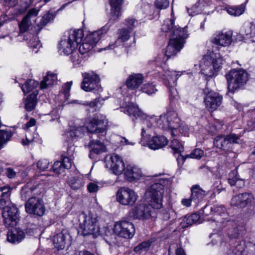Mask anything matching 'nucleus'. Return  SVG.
Listing matches in <instances>:
<instances>
[{
  "mask_svg": "<svg viewBox=\"0 0 255 255\" xmlns=\"http://www.w3.org/2000/svg\"><path fill=\"white\" fill-rule=\"evenodd\" d=\"M57 81V74L48 72L47 75L45 76L43 80L41 82V89H45L48 88L49 86L54 84Z\"/></svg>",
  "mask_w": 255,
  "mask_h": 255,
  "instance_id": "7c9ffc66",
  "label": "nucleus"
},
{
  "mask_svg": "<svg viewBox=\"0 0 255 255\" xmlns=\"http://www.w3.org/2000/svg\"><path fill=\"white\" fill-rule=\"evenodd\" d=\"M84 37L83 31L79 29H71L62 37L58 43V49L60 54L68 55L73 52Z\"/></svg>",
  "mask_w": 255,
  "mask_h": 255,
  "instance_id": "20e7f679",
  "label": "nucleus"
},
{
  "mask_svg": "<svg viewBox=\"0 0 255 255\" xmlns=\"http://www.w3.org/2000/svg\"><path fill=\"white\" fill-rule=\"evenodd\" d=\"M12 188L9 186L0 187V209L4 224L7 227L15 226L18 221V211L10 200Z\"/></svg>",
  "mask_w": 255,
  "mask_h": 255,
  "instance_id": "f03ea898",
  "label": "nucleus"
},
{
  "mask_svg": "<svg viewBox=\"0 0 255 255\" xmlns=\"http://www.w3.org/2000/svg\"><path fill=\"white\" fill-rule=\"evenodd\" d=\"M195 6V4L193 5V6L189 8L187 7V11L189 13V15L190 16H194L195 15H197L199 13H200L203 10L202 6H200L197 8H193V7Z\"/></svg>",
  "mask_w": 255,
  "mask_h": 255,
  "instance_id": "69168bd1",
  "label": "nucleus"
},
{
  "mask_svg": "<svg viewBox=\"0 0 255 255\" xmlns=\"http://www.w3.org/2000/svg\"><path fill=\"white\" fill-rule=\"evenodd\" d=\"M169 1L168 0H156L155 5L159 9H163L167 8L169 6Z\"/></svg>",
  "mask_w": 255,
  "mask_h": 255,
  "instance_id": "4d7b16f0",
  "label": "nucleus"
},
{
  "mask_svg": "<svg viewBox=\"0 0 255 255\" xmlns=\"http://www.w3.org/2000/svg\"><path fill=\"white\" fill-rule=\"evenodd\" d=\"M39 83L33 79L27 80L21 86V89L24 94L34 90L38 85Z\"/></svg>",
  "mask_w": 255,
  "mask_h": 255,
  "instance_id": "ea45409f",
  "label": "nucleus"
},
{
  "mask_svg": "<svg viewBox=\"0 0 255 255\" xmlns=\"http://www.w3.org/2000/svg\"><path fill=\"white\" fill-rule=\"evenodd\" d=\"M38 94V91L35 90L25 99L24 104L26 111H31L35 109L37 103Z\"/></svg>",
  "mask_w": 255,
  "mask_h": 255,
  "instance_id": "c85d7f7f",
  "label": "nucleus"
},
{
  "mask_svg": "<svg viewBox=\"0 0 255 255\" xmlns=\"http://www.w3.org/2000/svg\"><path fill=\"white\" fill-rule=\"evenodd\" d=\"M233 32L231 30L221 31L215 34L211 40L212 43L223 47L230 45L232 41Z\"/></svg>",
  "mask_w": 255,
  "mask_h": 255,
  "instance_id": "f3484780",
  "label": "nucleus"
},
{
  "mask_svg": "<svg viewBox=\"0 0 255 255\" xmlns=\"http://www.w3.org/2000/svg\"><path fill=\"white\" fill-rule=\"evenodd\" d=\"M124 0H110L111 9V19L117 21L121 15L122 5Z\"/></svg>",
  "mask_w": 255,
  "mask_h": 255,
  "instance_id": "b1692460",
  "label": "nucleus"
},
{
  "mask_svg": "<svg viewBox=\"0 0 255 255\" xmlns=\"http://www.w3.org/2000/svg\"><path fill=\"white\" fill-rule=\"evenodd\" d=\"M49 165V161L46 159L39 160L37 163V168L41 171L46 170L48 168Z\"/></svg>",
  "mask_w": 255,
  "mask_h": 255,
  "instance_id": "6e6d98bb",
  "label": "nucleus"
},
{
  "mask_svg": "<svg viewBox=\"0 0 255 255\" xmlns=\"http://www.w3.org/2000/svg\"><path fill=\"white\" fill-rule=\"evenodd\" d=\"M193 219L190 215L186 216L181 222V225L182 227L186 228L188 226H191L194 224Z\"/></svg>",
  "mask_w": 255,
  "mask_h": 255,
  "instance_id": "bf43d9fd",
  "label": "nucleus"
},
{
  "mask_svg": "<svg viewBox=\"0 0 255 255\" xmlns=\"http://www.w3.org/2000/svg\"><path fill=\"white\" fill-rule=\"evenodd\" d=\"M118 33V38L114 43H110L107 46L99 49V52L114 49L115 48L120 46L123 42L127 41L129 38V32L127 29H120Z\"/></svg>",
  "mask_w": 255,
  "mask_h": 255,
  "instance_id": "6ab92c4d",
  "label": "nucleus"
},
{
  "mask_svg": "<svg viewBox=\"0 0 255 255\" xmlns=\"http://www.w3.org/2000/svg\"><path fill=\"white\" fill-rule=\"evenodd\" d=\"M233 253L231 255H246V252L241 244L236 246L235 249L233 250Z\"/></svg>",
  "mask_w": 255,
  "mask_h": 255,
  "instance_id": "0e129e2a",
  "label": "nucleus"
},
{
  "mask_svg": "<svg viewBox=\"0 0 255 255\" xmlns=\"http://www.w3.org/2000/svg\"><path fill=\"white\" fill-rule=\"evenodd\" d=\"M109 30L107 25L102 27L100 30L94 31L87 35L83 42L80 45L78 51L81 55L88 56V53L92 50L101 38V35L106 34Z\"/></svg>",
  "mask_w": 255,
  "mask_h": 255,
  "instance_id": "9d476101",
  "label": "nucleus"
},
{
  "mask_svg": "<svg viewBox=\"0 0 255 255\" xmlns=\"http://www.w3.org/2000/svg\"><path fill=\"white\" fill-rule=\"evenodd\" d=\"M252 195L248 193L240 194L233 197L231 205L238 208H244L253 200Z\"/></svg>",
  "mask_w": 255,
  "mask_h": 255,
  "instance_id": "aec40b11",
  "label": "nucleus"
},
{
  "mask_svg": "<svg viewBox=\"0 0 255 255\" xmlns=\"http://www.w3.org/2000/svg\"><path fill=\"white\" fill-rule=\"evenodd\" d=\"M189 130V128L187 125L184 123L181 124L180 123L179 126L177 128L176 131L175 132V135L172 136L173 137L176 136L178 133V131H179L181 134L185 136L187 135Z\"/></svg>",
  "mask_w": 255,
  "mask_h": 255,
  "instance_id": "09e8293b",
  "label": "nucleus"
},
{
  "mask_svg": "<svg viewBox=\"0 0 255 255\" xmlns=\"http://www.w3.org/2000/svg\"><path fill=\"white\" fill-rule=\"evenodd\" d=\"M71 54L70 60L75 66L80 65L83 61L84 59L87 57V55H81L78 51H74Z\"/></svg>",
  "mask_w": 255,
  "mask_h": 255,
  "instance_id": "79ce46f5",
  "label": "nucleus"
},
{
  "mask_svg": "<svg viewBox=\"0 0 255 255\" xmlns=\"http://www.w3.org/2000/svg\"><path fill=\"white\" fill-rule=\"evenodd\" d=\"M68 235L63 232H60L53 237V242L55 248L58 250H62L65 248L66 238Z\"/></svg>",
  "mask_w": 255,
  "mask_h": 255,
  "instance_id": "473e14b6",
  "label": "nucleus"
},
{
  "mask_svg": "<svg viewBox=\"0 0 255 255\" xmlns=\"http://www.w3.org/2000/svg\"><path fill=\"white\" fill-rule=\"evenodd\" d=\"M170 147L173 151L174 153L181 154V153L184 150V147L182 143L175 138H174L171 141Z\"/></svg>",
  "mask_w": 255,
  "mask_h": 255,
  "instance_id": "37998d69",
  "label": "nucleus"
},
{
  "mask_svg": "<svg viewBox=\"0 0 255 255\" xmlns=\"http://www.w3.org/2000/svg\"><path fill=\"white\" fill-rule=\"evenodd\" d=\"M246 9V5L243 3L239 5L228 6L226 8L227 12L231 15L238 16L242 14Z\"/></svg>",
  "mask_w": 255,
  "mask_h": 255,
  "instance_id": "58836bf2",
  "label": "nucleus"
},
{
  "mask_svg": "<svg viewBox=\"0 0 255 255\" xmlns=\"http://www.w3.org/2000/svg\"><path fill=\"white\" fill-rule=\"evenodd\" d=\"M240 33L247 38L255 37V24L254 22L245 24L240 30Z\"/></svg>",
  "mask_w": 255,
  "mask_h": 255,
  "instance_id": "72a5a7b5",
  "label": "nucleus"
},
{
  "mask_svg": "<svg viewBox=\"0 0 255 255\" xmlns=\"http://www.w3.org/2000/svg\"><path fill=\"white\" fill-rule=\"evenodd\" d=\"M155 216V213L153 210V212L148 206L144 204H140L137 206L131 209L128 215V218L129 220L132 219H146L152 216Z\"/></svg>",
  "mask_w": 255,
  "mask_h": 255,
  "instance_id": "2eb2a0df",
  "label": "nucleus"
},
{
  "mask_svg": "<svg viewBox=\"0 0 255 255\" xmlns=\"http://www.w3.org/2000/svg\"><path fill=\"white\" fill-rule=\"evenodd\" d=\"M5 174L9 178H14L16 175V172L11 168H5Z\"/></svg>",
  "mask_w": 255,
  "mask_h": 255,
  "instance_id": "774afa93",
  "label": "nucleus"
},
{
  "mask_svg": "<svg viewBox=\"0 0 255 255\" xmlns=\"http://www.w3.org/2000/svg\"><path fill=\"white\" fill-rule=\"evenodd\" d=\"M97 217L91 213L86 215L84 213L79 215L80 228L82 235H92L94 238L100 234V228L97 223Z\"/></svg>",
  "mask_w": 255,
  "mask_h": 255,
  "instance_id": "0eeeda50",
  "label": "nucleus"
},
{
  "mask_svg": "<svg viewBox=\"0 0 255 255\" xmlns=\"http://www.w3.org/2000/svg\"><path fill=\"white\" fill-rule=\"evenodd\" d=\"M211 213L212 214H216L220 216H223L224 217L222 218L223 221L221 220L220 223H224L225 222V220L228 216L226 213V209L224 206L220 204L213 205L210 208Z\"/></svg>",
  "mask_w": 255,
  "mask_h": 255,
  "instance_id": "e433bc0d",
  "label": "nucleus"
},
{
  "mask_svg": "<svg viewBox=\"0 0 255 255\" xmlns=\"http://www.w3.org/2000/svg\"><path fill=\"white\" fill-rule=\"evenodd\" d=\"M176 85V83L174 84L171 83L170 85L167 84V87L169 90V96L170 101H173L174 99H177L179 98L178 92L175 88V86Z\"/></svg>",
  "mask_w": 255,
  "mask_h": 255,
  "instance_id": "49530a36",
  "label": "nucleus"
},
{
  "mask_svg": "<svg viewBox=\"0 0 255 255\" xmlns=\"http://www.w3.org/2000/svg\"><path fill=\"white\" fill-rule=\"evenodd\" d=\"M142 90L143 92L148 95L154 94L157 91L155 85L149 83L144 84L142 88Z\"/></svg>",
  "mask_w": 255,
  "mask_h": 255,
  "instance_id": "3c124183",
  "label": "nucleus"
},
{
  "mask_svg": "<svg viewBox=\"0 0 255 255\" xmlns=\"http://www.w3.org/2000/svg\"><path fill=\"white\" fill-rule=\"evenodd\" d=\"M105 99L101 96H99L97 98L92 101L85 102L83 104L89 106L90 108H94L98 106L99 105H102Z\"/></svg>",
  "mask_w": 255,
  "mask_h": 255,
  "instance_id": "de8ad7c7",
  "label": "nucleus"
},
{
  "mask_svg": "<svg viewBox=\"0 0 255 255\" xmlns=\"http://www.w3.org/2000/svg\"><path fill=\"white\" fill-rule=\"evenodd\" d=\"M141 171L140 168L131 165H127L124 170L125 178L130 181L138 179L141 176Z\"/></svg>",
  "mask_w": 255,
  "mask_h": 255,
  "instance_id": "4be33fe9",
  "label": "nucleus"
},
{
  "mask_svg": "<svg viewBox=\"0 0 255 255\" xmlns=\"http://www.w3.org/2000/svg\"><path fill=\"white\" fill-rule=\"evenodd\" d=\"M168 143L167 138L163 135L153 136L147 143L149 148L156 150L165 146Z\"/></svg>",
  "mask_w": 255,
  "mask_h": 255,
  "instance_id": "393cba45",
  "label": "nucleus"
},
{
  "mask_svg": "<svg viewBox=\"0 0 255 255\" xmlns=\"http://www.w3.org/2000/svg\"><path fill=\"white\" fill-rule=\"evenodd\" d=\"M31 24V20L24 16L19 23L20 32L22 33L28 31Z\"/></svg>",
  "mask_w": 255,
  "mask_h": 255,
  "instance_id": "c03bdc74",
  "label": "nucleus"
},
{
  "mask_svg": "<svg viewBox=\"0 0 255 255\" xmlns=\"http://www.w3.org/2000/svg\"><path fill=\"white\" fill-rule=\"evenodd\" d=\"M69 185L72 189L76 190L82 187L84 183L82 178L74 177L70 179Z\"/></svg>",
  "mask_w": 255,
  "mask_h": 255,
  "instance_id": "a18cd8bd",
  "label": "nucleus"
},
{
  "mask_svg": "<svg viewBox=\"0 0 255 255\" xmlns=\"http://www.w3.org/2000/svg\"><path fill=\"white\" fill-rule=\"evenodd\" d=\"M150 246V243L148 241L143 242L134 249V252L140 253L142 251L147 250Z\"/></svg>",
  "mask_w": 255,
  "mask_h": 255,
  "instance_id": "603ef678",
  "label": "nucleus"
},
{
  "mask_svg": "<svg viewBox=\"0 0 255 255\" xmlns=\"http://www.w3.org/2000/svg\"><path fill=\"white\" fill-rule=\"evenodd\" d=\"M203 92L205 95L204 102L206 107L209 112L215 111L221 105L223 97L218 93L209 92L208 89H205Z\"/></svg>",
  "mask_w": 255,
  "mask_h": 255,
  "instance_id": "dca6fc26",
  "label": "nucleus"
},
{
  "mask_svg": "<svg viewBox=\"0 0 255 255\" xmlns=\"http://www.w3.org/2000/svg\"><path fill=\"white\" fill-rule=\"evenodd\" d=\"M245 231V227L242 225L234 224L228 230L229 237L231 239H239Z\"/></svg>",
  "mask_w": 255,
  "mask_h": 255,
  "instance_id": "2f4dec72",
  "label": "nucleus"
},
{
  "mask_svg": "<svg viewBox=\"0 0 255 255\" xmlns=\"http://www.w3.org/2000/svg\"><path fill=\"white\" fill-rule=\"evenodd\" d=\"M3 6L6 8L15 7L18 2L19 0H1Z\"/></svg>",
  "mask_w": 255,
  "mask_h": 255,
  "instance_id": "e2e57ef3",
  "label": "nucleus"
},
{
  "mask_svg": "<svg viewBox=\"0 0 255 255\" xmlns=\"http://www.w3.org/2000/svg\"><path fill=\"white\" fill-rule=\"evenodd\" d=\"M71 167V163L65 162L62 159V161H56L54 162L52 166V169L54 172L59 174L63 173L65 169H69Z\"/></svg>",
  "mask_w": 255,
  "mask_h": 255,
  "instance_id": "c9c22d12",
  "label": "nucleus"
},
{
  "mask_svg": "<svg viewBox=\"0 0 255 255\" xmlns=\"http://www.w3.org/2000/svg\"><path fill=\"white\" fill-rule=\"evenodd\" d=\"M214 144L217 148L224 151L229 150L230 149L226 135L217 136L214 139Z\"/></svg>",
  "mask_w": 255,
  "mask_h": 255,
  "instance_id": "f704fd0d",
  "label": "nucleus"
},
{
  "mask_svg": "<svg viewBox=\"0 0 255 255\" xmlns=\"http://www.w3.org/2000/svg\"><path fill=\"white\" fill-rule=\"evenodd\" d=\"M229 145L231 144L238 143L239 142V137L235 134H230L226 135Z\"/></svg>",
  "mask_w": 255,
  "mask_h": 255,
  "instance_id": "680f3d73",
  "label": "nucleus"
},
{
  "mask_svg": "<svg viewBox=\"0 0 255 255\" xmlns=\"http://www.w3.org/2000/svg\"><path fill=\"white\" fill-rule=\"evenodd\" d=\"M204 155V151L200 148H196L194 149L190 154L187 155V157L200 159Z\"/></svg>",
  "mask_w": 255,
  "mask_h": 255,
  "instance_id": "864d4df0",
  "label": "nucleus"
},
{
  "mask_svg": "<svg viewBox=\"0 0 255 255\" xmlns=\"http://www.w3.org/2000/svg\"><path fill=\"white\" fill-rule=\"evenodd\" d=\"M143 77L141 74H133L128 76L126 81V85L131 89L137 88L143 82Z\"/></svg>",
  "mask_w": 255,
  "mask_h": 255,
  "instance_id": "cd10ccee",
  "label": "nucleus"
},
{
  "mask_svg": "<svg viewBox=\"0 0 255 255\" xmlns=\"http://www.w3.org/2000/svg\"><path fill=\"white\" fill-rule=\"evenodd\" d=\"M229 91L234 93L245 85L248 80V74L242 69H234L226 75Z\"/></svg>",
  "mask_w": 255,
  "mask_h": 255,
  "instance_id": "6e6552de",
  "label": "nucleus"
},
{
  "mask_svg": "<svg viewBox=\"0 0 255 255\" xmlns=\"http://www.w3.org/2000/svg\"><path fill=\"white\" fill-rule=\"evenodd\" d=\"M228 181L231 186H236L240 188L244 187L245 184V179L240 177L236 169L230 173Z\"/></svg>",
  "mask_w": 255,
  "mask_h": 255,
  "instance_id": "c756f323",
  "label": "nucleus"
},
{
  "mask_svg": "<svg viewBox=\"0 0 255 255\" xmlns=\"http://www.w3.org/2000/svg\"><path fill=\"white\" fill-rule=\"evenodd\" d=\"M26 212L38 217L42 216L45 212V207L43 200L40 198L31 196L25 203Z\"/></svg>",
  "mask_w": 255,
  "mask_h": 255,
  "instance_id": "f8f14e48",
  "label": "nucleus"
},
{
  "mask_svg": "<svg viewBox=\"0 0 255 255\" xmlns=\"http://www.w3.org/2000/svg\"><path fill=\"white\" fill-rule=\"evenodd\" d=\"M74 150L75 147L73 146H69L67 149V151H64L61 156L62 159H63L65 162L71 163V166H72L73 159L74 158Z\"/></svg>",
  "mask_w": 255,
  "mask_h": 255,
  "instance_id": "a19ab883",
  "label": "nucleus"
},
{
  "mask_svg": "<svg viewBox=\"0 0 255 255\" xmlns=\"http://www.w3.org/2000/svg\"><path fill=\"white\" fill-rule=\"evenodd\" d=\"M54 18V15L51 13H47L45 14L41 18L39 26L42 27L46 25L49 22L53 20Z\"/></svg>",
  "mask_w": 255,
  "mask_h": 255,
  "instance_id": "8fccbe9b",
  "label": "nucleus"
},
{
  "mask_svg": "<svg viewBox=\"0 0 255 255\" xmlns=\"http://www.w3.org/2000/svg\"><path fill=\"white\" fill-rule=\"evenodd\" d=\"M164 186L161 183L152 184L146 191L145 198L150 208L159 210L163 207Z\"/></svg>",
  "mask_w": 255,
  "mask_h": 255,
  "instance_id": "423d86ee",
  "label": "nucleus"
},
{
  "mask_svg": "<svg viewBox=\"0 0 255 255\" xmlns=\"http://www.w3.org/2000/svg\"><path fill=\"white\" fill-rule=\"evenodd\" d=\"M217 46H213L210 55H205L200 63L201 73L206 77V79L216 76L223 64V59L219 53H216Z\"/></svg>",
  "mask_w": 255,
  "mask_h": 255,
  "instance_id": "7ed1b4c3",
  "label": "nucleus"
},
{
  "mask_svg": "<svg viewBox=\"0 0 255 255\" xmlns=\"http://www.w3.org/2000/svg\"><path fill=\"white\" fill-rule=\"evenodd\" d=\"M110 169L115 175L121 174L126 168L122 158L117 154L110 157Z\"/></svg>",
  "mask_w": 255,
  "mask_h": 255,
  "instance_id": "412c9836",
  "label": "nucleus"
},
{
  "mask_svg": "<svg viewBox=\"0 0 255 255\" xmlns=\"http://www.w3.org/2000/svg\"><path fill=\"white\" fill-rule=\"evenodd\" d=\"M116 195L117 201L125 206H132L138 198V195L134 191L128 187L120 188Z\"/></svg>",
  "mask_w": 255,
  "mask_h": 255,
  "instance_id": "4468645a",
  "label": "nucleus"
},
{
  "mask_svg": "<svg viewBox=\"0 0 255 255\" xmlns=\"http://www.w3.org/2000/svg\"><path fill=\"white\" fill-rule=\"evenodd\" d=\"M107 122L106 117L101 114H96L86 124L87 130L91 133L97 134L100 139H102L107 132Z\"/></svg>",
  "mask_w": 255,
  "mask_h": 255,
  "instance_id": "1a4fd4ad",
  "label": "nucleus"
},
{
  "mask_svg": "<svg viewBox=\"0 0 255 255\" xmlns=\"http://www.w3.org/2000/svg\"><path fill=\"white\" fill-rule=\"evenodd\" d=\"M72 85V82H68L63 86L62 93L64 95L65 98L68 100L70 96V91Z\"/></svg>",
  "mask_w": 255,
  "mask_h": 255,
  "instance_id": "5fc2aeb1",
  "label": "nucleus"
},
{
  "mask_svg": "<svg viewBox=\"0 0 255 255\" xmlns=\"http://www.w3.org/2000/svg\"><path fill=\"white\" fill-rule=\"evenodd\" d=\"M191 198L192 202L197 205L206 196V191L198 185H193L191 189Z\"/></svg>",
  "mask_w": 255,
  "mask_h": 255,
  "instance_id": "5701e85b",
  "label": "nucleus"
},
{
  "mask_svg": "<svg viewBox=\"0 0 255 255\" xmlns=\"http://www.w3.org/2000/svg\"><path fill=\"white\" fill-rule=\"evenodd\" d=\"M33 191L31 188L28 187H23L21 189V196L23 200H26L27 198H30V196H32V193Z\"/></svg>",
  "mask_w": 255,
  "mask_h": 255,
  "instance_id": "13d9d810",
  "label": "nucleus"
},
{
  "mask_svg": "<svg viewBox=\"0 0 255 255\" xmlns=\"http://www.w3.org/2000/svg\"><path fill=\"white\" fill-rule=\"evenodd\" d=\"M121 111L128 115L133 121L135 120L143 121L147 123L150 120L156 121L157 126L163 130H170L171 135H175V132L179 126L181 122L177 112L174 110H168L166 113L159 116L158 119L155 117L149 118L143 113L136 105L130 103L125 107L121 108Z\"/></svg>",
  "mask_w": 255,
  "mask_h": 255,
  "instance_id": "f257e3e1",
  "label": "nucleus"
},
{
  "mask_svg": "<svg viewBox=\"0 0 255 255\" xmlns=\"http://www.w3.org/2000/svg\"><path fill=\"white\" fill-rule=\"evenodd\" d=\"M24 237L25 234L22 230L13 228L7 233V239L11 243L16 244L20 242Z\"/></svg>",
  "mask_w": 255,
  "mask_h": 255,
  "instance_id": "bb28decb",
  "label": "nucleus"
},
{
  "mask_svg": "<svg viewBox=\"0 0 255 255\" xmlns=\"http://www.w3.org/2000/svg\"><path fill=\"white\" fill-rule=\"evenodd\" d=\"M81 88L86 92L99 94L103 91L99 76L95 74L86 73L81 84Z\"/></svg>",
  "mask_w": 255,
  "mask_h": 255,
  "instance_id": "9b49d317",
  "label": "nucleus"
},
{
  "mask_svg": "<svg viewBox=\"0 0 255 255\" xmlns=\"http://www.w3.org/2000/svg\"><path fill=\"white\" fill-rule=\"evenodd\" d=\"M217 180L215 181L213 183V186L217 188V191L218 193H220V192L224 189L221 186V181L220 180L221 176H217Z\"/></svg>",
  "mask_w": 255,
  "mask_h": 255,
  "instance_id": "338daca9",
  "label": "nucleus"
},
{
  "mask_svg": "<svg viewBox=\"0 0 255 255\" xmlns=\"http://www.w3.org/2000/svg\"><path fill=\"white\" fill-rule=\"evenodd\" d=\"M105 142H102L98 140H91L89 143L90 153L89 156L92 158L93 154H99L107 151Z\"/></svg>",
  "mask_w": 255,
  "mask_h": 255,
  "instance_id": "a878e982",
  "label": "nucleus"
},
{
  "mask_svg": "<svg viewBox=\"0 0 255 255\" xmlns=\"http://www.w3.org/2000/svg\"><path fill=\"white\" fill-rule=\"evenodd\" d=\"M187 28L186 26L182 30L174 29L165 52L166 60L174 56L183 47L185 39L188 36Z\"/></svg>",
  "mask_w": 255,
  "mask_h": 255,
  "instance_id": "39448f33",
  "label": "nucleus"
},
{
  "mask_svg": "<svg viewBox=\"0 0 255 255\" xmlns=\"http://www.w3.org/2000/svg\"><path fill=\"white\" fill-rule=\"evenodd\" d=\"M113 231L118 236L125 239H131L135 234V230L132 223L122 220L116 223Z\"/></svg>",
  "mask_w": 255,
  "mask_h": 255,
  "instance_id": "ddd939ff",
  "label": "nucleus"
},
{
  "mask_svg": "<svg viewBox=\"0 0 255 255\" xmlns=\"http://www.w3.org/2000/svg\"><path fill=\"white\" fill-rule=\"evenodd\" d=\"M174 20L175 18L174 16L172 15L171 14V17L170 18L166 19L161 26V30L164 32H168L171 29H173L174 32V29H183V28H180L179 27H177L176 26L174 25ZM173 32H172L173 33Z\"/></svg>",
  "mask_w": 255,
  "mask_h": 255,
  "instance_id": "4c0bfd02",
  "label": "nucleus"
},
{
  "mask_svg": "<svg viewBox=\"0 0 255 255\" xmlns=\"http://www.w3.org/2000/svg\"><path fill=\"white\" fill-rule=\"evenodd\" d=\"M159 69L160 76L164 81V83L166 86L167 84L170 85L171 83L175 85V82L182 74V73L179 74V72L177 73L176 71L169 70L166 65L159 67Z\"/></svg>",
  "mask_w": 255,
  "mask_h": 255,
  "instance_id": "a211bd4d",
  "label": "nucleus"
},
{
  "mask_svg": "<svg viewBox=\"0 0 255 255\" xmlns=\"http://www.w3.org/2000/svg\"><path fill=\"white\" fill-rule=\"evenodd\" d=\"M155 62L157 64H161L160 67L165 66L166 65V57L165 53H161L155 58Z\"/></svg>",
  "mask_w": 255,
  "mask_h": 255,
  "instance_id": "052dcab7",
  "label": "nucleus"
}]
</instances>
